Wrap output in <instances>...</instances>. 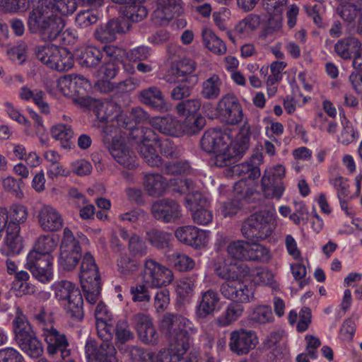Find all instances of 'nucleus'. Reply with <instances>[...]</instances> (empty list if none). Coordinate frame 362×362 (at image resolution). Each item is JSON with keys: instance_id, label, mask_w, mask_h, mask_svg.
I'll return each mask as SVG.
<instances>
[{"instance_id": "nucleus-6", "label": "nucleus", "mask_w": 362, "mask_h": 362, "mask_svg": "<svg viewBox=\"0 0 362 362\" xmlns=\"http://www.w3.org/2000/svg\"><path fill=\"white\" fill-rule=\"evenodd\" d=\"M129 136L139 144V153L148 165L158 167L162 164V159L153 145L157 136L152 129L138 127L131 131Z\"/></svg>"}, {"instance_id": "nucleus-14", "label": "nucleus", "mask_w": 362, "mask_h": 362, "mask_svg": "<svg viewBox=\"0 0 362 362\" xmlns=\"http://www.w3.org/2000/svg\"><path fill=\"white\" fill-rule=\"evenodd\" d=\"M218 112L221 119L229 124H236L243 119L241 104L233 94H226L218 103Z\"/></svg>"}, {"instance_id": "nucleus-12", "label": "nucleus", "mask_w": 362, "mask_h": 362, "mask_svg": "<svg viewBox=\"0 0 362 362\" xmlns=\"http://www.w3.org/2000/svg\"><path fill=\"white\" fill-rule=\"evenodd\" d=\"M98 119L103 122H116L118 127L125 128L127 126L125 115L121 107L112 100L97 101L93 110Z\"/></svg>"}, {"instance_id": "nucleus-58", "label": "nucleus", "mask_w": 362, "mask_h": 362, "mask_svg": "<svg viewBox=\"0 0 362 362\" xmlns=\"http://www.w3.org/2000/svg\"><path fill=\"white\" fill-rule=\"evenodd\" d=\"M235 269H237L236 263H228L226 260L218 262L214 266L216 274L226 281L233 279L237 276Z\"/></svg>"}, {"instance_id": "nucleus-31", "label": "nucleus", "mask_w": 362, "mask_h": 362, "mask_svg": "<svg viewBox=\"0 0 362 362\" xmlns=\"http://www.w3.org/2000/svg\"><path fill=\"white\" fill-rule=\"evenodd\" d=\"M80 269L81 284L100 281L98 269L93 257L90 253L87 252L84 255Z\"/></svg>"}, {"instance_id": "nucleus-13", "label": "nucleus", "mask_w": 362, "mask_h": 362, "mask_svg": "<svg viewBox=\"0 0 362 362\" xmlns=\"http://www.w3.org/2000/svg\"><path fill=\"white\" fill-rule=\"evenodd\" d=\"M107 148L116 162L123 167L134 169L137 166L136 155L123 137L115 136Z\"/></svg>"}, {"instance_id": "nucleus-51", "label": "nucleus", "mask_w": 362, "mask_h": 362, "mask_svg": "<svg viewBox=\"0 0 362 362\" xmlns=\"http://www.w3.org/2000/svg\"><path fill=\"white\" fill-rule=\"evenodd\" d=\"M17 344L21 350L31 358H38L43 353L42 344L36 338L35 334Z\"/></svg>"}, {"instance_id": "nucleus-8", "label": "nucleus", "mask_w": 362, "mask_h": 362, "mask_svg": "<svg viewBox=\"0 0 362 362\" xmlns=\"http://www.w3.org/2000/svg\"><path fill=\"white\" fill-rule=\"evenodd\" d=\"M35 54L42 64L58 71H68L74 66L72 54L54 45L37 47Z\"/></svg>"}, {"instance_id": "nucleus-5", "label": "nucleus", "mask_w": 362, "mask_h": 362, "mask_svg": "<svg viewBox=\"0 0 362 362\" xmlns=\"http://www.w3.org/2000/svg\"><path fill=\"white\" fill-rule=\"evenodd\" d=\"M275 228L272 215L267 211H261L250 215L243 223L241 232L247 240L259 242L270 237Z\"/></svg>"}, {"instance_id": "nucleus-55", "label": "nucleus", "mask_w": 362, "mask_h": 362, "mask_svg": "<svg viewBox=\"0 0 362 362\" xmlns=\"http://www.w3.org/2000/svg\"><path fill=\"white\" fill-rule=\"evenodd\" d=\"M251 281L256 284L270 286L275 289L278 287L273 274L264 269L253 268Z\"/></svg>"}, {"instance_id": "nucleus-36", "label": "nucleus", "mask_w": 362, "mask_h": 362, "mask_svg": "<svg viewBox=\"0 0 362 362\" xmlns=\"http://www.w3.org/2000/svg\"><path fill=\"white\" fill-rule=\"evenodd\" d=\"M51 135L52 138L59 141L62 147L66 149L71 148L73 145L71 139L74 135L71 126L57 124L51 129Z\"/></svg>"}, {"instance_id": "nucleus-45", "label": "nucleus", "mask_w": 362, "mask_h": 362, "mask_svg": "<svg viewBox=\"0 0 362 362\" xmlns=\"http://www.w3.org/2000/svg\"><path fill=\"white\" fill-rule=\"evenodd\" d=\"M83 304V300L81 293L67 300L65 310L68 317L74 321L82 320L84 315Z\"/></svg>"}, {"instance_id": "nucleus-39", "label": "nucleus", "mask_w": 362, "mask_h": 362, "mask_svg": "<svg viewBox=\"0 0 362 362\" xmlns=\"http://www.w3.org/2000/svg\"><path fill=\"white\" fill-rule=\"evenodd\" d=\"M260 25V18L256 14H249L240 20L235 27V32L240 37H248Z\"/></svg>"}, {"instance_id": "nucleus-38", "label": "nucleus", "mask_w": 362, "mask_h": 362, "mask_svg": "<svg viewBox=\"0 0 362 362\" xmlns=\"http://www.w3.org/2000/svg\"><path fill=\"white\" fill-rule=\"evenodd\" d=\"M103 52L95 47H87L81 52L78 56L79 64L83 67L95 68L103 59Z\"/></svg>"}, {"instance_id": "nucleus-16", "label": "nucleus", "mask_w": 362, "mask_h": 362, "mask_svg": "<svg viewBox=\"0 0 362 362\" xmlns=\"http://www.w3.org/2000/svg\"><path fill=\"white\" fill-rule=\"evenodd\" d=\"M45 341L47 344V353L52 356H59L62 359L70 356L71 349L66 336L59 332L57 329L46 330L42 334Z\"/></svg>"}, {"instance_id": "nucleus-53", "label": "nucleus", "mask_w": 362, "mask_h": 362, "mask_svg": "<svg viewBox=\"0 0 362 362\" xmlns=\"http://www.w3.org/2000/svg\"><path fill=\"white\" fill-rule=\"evenodd\" d=\"M248 260L257 261L260 262H267L272 258L270 250L264 245L257 243V242L249 243Z\"/></svg>"}, {"instance_id": "nucleus-64", "label": "nucleus", "mask_w": 362, "mask_h": 362, "mask_svg": "<svg viewBox=\"0 0 362 362\" xmlns=\"http://www.w3.org/2000/svg\"><path fill=\"white\" fill-rule=\"evenodd\" d=\"M98 17L89 10L78 12L75 18L76 25L80 28H86L97 23Z\"/></svg>"}, {"instance_id": "nucleus-1", "label": "nucleus", "mask_w": 362, "mask_h": 362, "mask_svg": "<svg viewBox=\"0 0 362 362\" xmlns=\"http://www.w3.org/2000/svg\"><path fill=\"white\" fill-rule=\"evenodd\" d=\"M27 25L29 31L43 41H54L65 26L62 16L72 14L77 8L75 0H30Z\"/></svg>"}, {"instance_id": "nucleus-41", "label": "nucleus", "mask_w": 362, "mask_h": 362, "mask_svg": "<svg viewBox=\"0 0 362 362\" xmlns=\"http://www.w3.org/2000/svg\"><path fill=\"white\" fill-rule=\"evenodd\" d=\"M243 307L237 303H230L223 313L216 319L219 327H226L236 321L243 314Z\"/></svg>"}, {"instance_id": "nucleus-62", "label": "nucleus", "mask_w": 362, "mask_h": 362, "mask_svg": "<svg viewBox=\"0 0 362 362\" xmlns=\"http://www.w3.org/2000/svg\"><path fill=\"white\" fill-rule=\"evenodd\" d=\"M81 286L86 293V300L90 304L95 303L100 293V281L81 284Z\"/></svg>"}, {"instance_id": "nucleus-37", "label": "nucleus", "mask_w": 362, "mask_h": 362, "mask_svg": "<svg viewBox=\"0 0 362 362\" xmlns=\"http://www.w3.org/2000/svg\"><path fill=\"white\" fill-rule=\"evenodd\" d=\"M187 350L180 346H170L168 350H162L157 353L152 359L153 362H189L183 355Z\"/></svg>"}, {"instance_id": "nucleus-15", "label": "nucleus", "mask_w": 362, "mask_h": 362, "mask_svg": "<svg viewBox=\"0 0 362 362\" xmlns=\"http://www.w3.org/2000/svg\"><path fill=\"white\" fill-rule=\"evenodd\" d=\"M257 343L254 331L241 328L231 332L228 345L232 352L242 356L248 354Z\"/></svg>"}, {"instance_id": "nucleus-2", "label": "nucleus", "mask_w": 362, "mask_h": 362, "mask_svg": "<svg viewBox=\"0 0 362 362\" xmlns=\"http://www.w3.org/2000/svg\"><path fill=\"white\" fill-rule=\"evenodd\" d=\"M250 134V127L247 122L233 141L228 132L210 129L204 132L200 144L204 151L214 153V164L222 168L234 163L243 156L249 148Z\"/></svg>"}, {"instance_id": "nucleus-60", "label": "nucleus", "mask_w": 362, "mask_h": 362, "mask_svg": "<svg viewBox=\"0 0 362 362\" xmlns=\"http://www.w3.org/2000/svg\"><path fill=\"white\" fill-rule=\"evenodd\" d=\"M151 55V49L146 46H139L127 51L126 59L129 62H142L148 60Z\"/></svg>"}, {"instance_id": "nucleus-48", "label": "nucleus", "mask_w": 362, "mask_h": 362, "mask_svg": "<svg viewBox=\"0 0 362 362\" xmlns=\"http://www.w3.org/2000/svg\"><path fill=\"white\" fill-rule=\"evenodd\" d=\"M168 262L177 270L185 272L194 267V261L189 256L180 253L173 252L167 255Z\"/></svg>"}, {"instance_id": "nucleus-46", "label": "nucleus", "mask_w": 362, "mask_h": 362, "mask_svg": "<svg viewBox=\"0 0 362 362\" xmlns=\"http://www.w3.org/2000/svg\"><path fill=\"white\" fill-rule=\"evenodd\" d=\"M233 174L241 177L243 180H255L259 177L260 170L259 167L251 162H244L232 167Z\"/></svg>"}, {"instance_id": "nucleus-20", "label": "nucleus", "mask_w": 362, "mask_h": 362, "mask_svg": "<svg viewBox=\"0 0 362 362\" xmlns=\"http://www.w3.org/2000/svg\"><path fill=\"white\" fill-rule=\"evenodd\" d=\"M132 321L143 342L153 344L157 341L158 335L149 315L139 313L132 317Z\"/></svg>"}, {"instance_id": "nucleus-59", "label": "nucleus", "mask_w": 362, "mask_h": 362, "mask_svg": "<svg viewBox=\"0 0 362 362\" xmlns=\"http://www.w3.org/2000/svg\"><path fill=\"white\" fill-rule=\"evenodd\" d=\"M251 320L264 324L273 320V314L270 307L267 305L257 306L251 314Z\"/></svg>"}, {"instance_id": "nucleus-21", "label": "nucleus", "mask_w": 362, "mask_h": 362, "mask_svg": "<svg viewBox=\"0 0 362 362\" xmlns=\"http://www.w3.org/2000/svg\"><path fill=\"white\" fill-rule=\"evenodd\" d=\"M175 235L180 242L195 248L204 247L207 242L206 232L193 226L180 227L175 230Z\"/></svg>"}, {"instance_id": "nucleus-49", "label": "nucleus", "mask_w": 362, "mask_h": 362, "mask_svg": "<svg viewBox=\"0 0 362 362\" xmlns=\"http://www.w3.org/2000/svg\"><path fill=\"white\" fill-rule=\"evenodd\" d=\"M185 117V120L182 122H181L182 136L184 134H196L198 132H199L205 124V119L200 115Z\"/></svg>"}, {"instance_id": "nucleus-54", "label": "nucleus", "mask_w": 362, "mask_h": 362, "mask_svg": "<svg viewBox=\"0 0 362 362\" xmlns=\"http://www.w3.org/2000/svg\"><path fill=\"white\" fill-rule=\"evenodd\" d=\"M33 320L42 329V334H45L47 329H53L54 318L52 312H49L44 307H40L33 315Z\"/></svg>"}, {"instance_id": "nucleus-30", "label": "nucleus", "mask_w": 362, "mask_h": 362, "mask_svg": "<svg viewBox=\"0 0 362 362\" xmlns=\"http://www.w3.org/2000/svg\"><path fill=\"white\" fill-rule=\"evenodd\" d=\"M13 325L17 343L35 335L27 317L19 308H16V317L13 320Z\"/></svg>"}, {"instance_id": "nucleus-43", "label": "nucleus", "mask_w": 362, "mask_h": 362, "mask_svg": "<svg viewBox=\"0 0 362 362\" xmlns=\"http://www.w3.org/2000/svg\"><path fill=\"white\" fill-rule=\"evenodd\" d=\"M146 238L153 247L160 249L170 246L172 235L163 230L151 228L146 232Z\"/></svg>"}, {"instance_id": "nucleus-33", "label": "nucleus", "mask_w": 362, "mask_h": 362, "mask_svg": "<svg viewBox=\"0 0 362 362\" xmlns=\"http://www.w3.org/2000/svg\"><path fill=\"white\" fill-rule=\"evenodd\" d=\"M223 86L220 76L214 74L202 82L201 95L206 100H216L220 96Z\"/></svg>"}, {"instance_id": "nucleus-29", "label": "nucleus", "mask_w": 362, "mask_h": 362, "mask_svg": "<svg viewBox=\"0 0 362 362\" xmlns=\"http://www.w3.org/2000/svg\"><path fill=\"white\" fill-rule=\"evenodd\" d=\"M166 179L158 173H148L144 177V187L147 194L152 197L162 196L167 187Z\"/></svg>"}, {"instance_id": "nucleus-25", "label": "nucleus", "mask_w": 362, "mask_h": 362, "mask_svg": "<svg viewBox=\"0 0 362 362\" xmlns=\"http://www.w3.org/2000/svg\"><path fill=\"white\" fill-rule=\"evenodd\" d=\"M197 67L196 62L190 59L183 58L176 64H173L168 72L165 74L163 78L169 83H174L177 81L179 76H189L192 74Z\"/></svg>"}, {"instance_id": "nucleus-32", "label": "nucleus", "mask_w": 362, "mask_h": 362, "mask_svg": "<svg viewBox=\"0 0 362 362\" xmlns=\"http://www.w3.org/2000/svg\"><path fill=\"white\" fill-rule=\"evenodd\" d=\"M83 84L90 86V83L87 78L82 75H69L61 77L57 81V88L59 91L65 96H71L72 95L79 93L76 88V84Z\"/></svg>"}, {"instance_id": "nucleus-56", "label": "nucleus", "mask_w": 362, "mask_h": 362, "mask_svg": "<svg viewBox=\"0 0 362 362\" xmlns=\"http://www.w3.org/2000/svg\"><path fill=\"white\" fill-rule=\"evenodd\" d=\"M128 249L130 255L134 257H144L148 252L146 242L135 233H133L129 239Z\"/></svg>"}, {"instance_id": "nucleus-34", "label": "nucleus", "mask_w": 362, "mask_h": 362, "mask_svg": "<svg viewBox=\"0 0 362 362\" xmlns=\"http://www.w3.org/2000/svg\"><path fill=\"white\" fill-rule=\"evenodd\" d=\"M21 229L6 228V236L4 240L3 252L6 255H18L23 249V240L20 235Z\"/></svg>"}, {"instance_id": "nucleus-40", "label": "nucleus", "mask_w": 362, "mask_h": 362, "mask_svg": "<svg viewBox=\"0 0 362 362\" xmlns=\"http://www.w3.org/2000/svg\"><path fill=\"white\" fill-rule=\"evenodd\" d=\"M55 297L59 300H69L81 293L78 288L66 280L55 283L53 286Z\"/></svg>"}, {"instance_id": "nucleus-28", "label": "nucleus", "mask_w": 362, "mask_h": 362, "mask_svg": "<svg viewBox=\"0 0 362 362\" xmlns=\"http://www.w3.org/2000/svg\"><path fill=\"white\" fill-rule=\"evenodd\" d=\"M182 11L181 0H160L159 7L154 12V16L160 18L161 22L163 23L180 16Z\"/></svg>"}, {"instance_id": "nucleus-35", "label": "nucleus", "mask_w": 362, "mask_h": 362, "mask_svg": "<svg viewBox=\"0 0 362 362\" xmlns=\"http://www.w3.org/2000/svg\"><path fill=\"white\" fill-rule=\"evenodd\" d=\"M197 82V75L185 77L172 89L170 97L175 100H181L189 97Z\"/></svg>"}, {"instance_id": "nucleus-7", "label": "nucleus", "mask_w": 362, "mask_h": 362, "mask_svg": "<svg viewBox=\"0 0 362 362\" xmlns=\"http://www.w3.org/2000/svg\"><path fill=\"white\" fill-rule=\"evenodd\" d=\"M140 275L142 282L151 288L167 286L174 279L170 269L152 258L144 259Z\"/></svg>"}, {"instance_id": "nucleus-26", "label": "nucleus", "mask_w": 362, "mask_h": 362, "mask_svg": "<svg viewBox=\"0 0 362 362\" xmlns=\"http://www.w3.org/2000/svg\"><path fill=\"white\" fill-rule=\"evenodd\" d=\"M337 56L344 60L351 59L353 54L354 57L362 49L360 40L355 37H346L339 40L334 46Z\"/></svg>"}, {"instance_id": "nucleus-27", "label": "nucleus", "mask_w": 362, "mask_h": 362, "mask_svg": "<svg viewBox=\"0 0 362 362\" xmlns=\"http://www.w3.org/2000/svg\"><path fill=\"white\" fill-rule=\"evenodd\" d=\"M139 99L142 103L155 110L162 111L166 109L164 95L158 87L151 86L141 90Z\"/></svg>"}, {"instance_id": "nucleus-4", "label": "nucleus", "mask_w": 362, "mask_h": 362, "mask_svg": "<svg viewBox=\"0 0 362 362\" xmlns=\"http://www.w3.org/2000/svg\"><path fill=\"white\" fill-rule=\"evenodd\" d=\"M190 324L188 319L179 314L167 313L160 322V328L168 339L170 346H180L188 350L190 343L187 328Z\"/></svg>"}, {"instance_id": "nucleus-22", "label": "nucleus", "mask_w": 362, "mask_h": 362, "mask_svg": "<svg viewBox=\"0 0 362 362\" xmlns=\"http://www.w3.org/2000/svg\"><path fill=\"white\" fill-rule=\"evenodd\" d=\"M127 23L119 19H112L99 25L94 32L95 39L102 42H110L116 40L117 34L125 33Z\"/></svg>"}, {"instance_id": "nucleus-17", "label": "nucleus", "mask_w": 362, "mask_h": 362, "mask_svg": "<svg viewBox=\"0 0 362 362\" xmlns=\"http://www.w3.org/2000/svg\"><path fill=\"white\" fill-rule=\"evenodd\" d=\"M153 216L162 222L170 223L179 219L181 216V207L173 199H163L155 202L151 208Z\"/></svg>"}, {"instance_id": "nucleus-23", "label": "nucleus", "mask_w": 362, "mask_h": 362, "mask_svg": "<svg viewBox=\"0 0 362 362\" xmlns=\"http://www.w3.org/2000/svg\"><path fill=\"white\" fill-rule=\"evenodd\" d=\"M221 297L218 293L209 288L202 293L197 306V314L200 318L214 315L220 308Z\"/></svg>"}, {"instance_id": "nucleus-61", "label": "nucleus", "mask_w": 362, "mask_h": 362, "mask_svg": "<svg viewBox=\"0 0 362 362\" xmlns=\"http://www.w3.org/2000/svg\"><path fill=\"white\" fill-rule=\"evenodd\" d=\"M141 3H135L129 5L126 11V16L129 20L132 22H140L146 18L148 11L145 6L140 4Z\"/></svg>"}, {"instance_id": "nucleus-24", "label": "nucleus", "mask_w": 362, "mask_h": 362, "mask_svg": "<svg viewBox=\"0 0 362 362\" xmlns=\"http://www.w3.org/2000/svg\"><path fill=\"white\" fill-rule=\"evenodd\" d=\"M149 124L163 134L177 137L182 136L181 122L173 116L155 117L149 119Z\"/></svg>"}, {"instance_id": "nucleus-47", "label": "nucleus", "mask_w": 362, "mask_h": 362, "mask_svg": "<svg viewBox=\"0 0 362 362\" xmlns=\"http://www.w3.org/2000/svg\"><path fill=\"white\" fill-rule=\"evenodd\" d=\"M228 255L238 260H248L249 243L245 240H236L230 243L227 246Z\"/></svg>"}, {"instance_id": "nucleus-10", "label": "nucleus", "mask_w": 362, "mask_h": 362, "mask_svg": "<svg viewBox=\"0 0 362 362\" xmlns=\"http://www.w3.org/2000/svg\"><path fill=\"white\" fill-rule=\"evenodd\" d=\"M285 176V168L281 165L266 170L262 177V189L264 197L267 199H279L285 187L282 179Z\"/></svg>"}, {"instance_id": "nucleus-63", "label": "nucleus", "mask_w": 362, "mask_h": 362, "mask_svg": "<svg viewBox=\"0 0 362 362\" xmlns=\"http://www.w3.org/2000/svg\"><path fill=\"white\" fill-rule=\"evenodd\" d=\"M189 170V164L185 160L168 162L165 164L163 168V171L168 175H181L187 173Z\"/></svg>"}, {"instance_id": "nucleus-44", "label": "nucleus", "mask_w": 362, "mask_h": 362, "mask_svg": "<svg viewBox=\"0 0 362 362\" xmlns=\"http://www.w3.org/2000/svg\"><path fill=\"white\" fill-rule=\"evenodd\" d=\"M202 38L205 46L214 53L223 54L226 52L224 42L211 29L205 28L203 30Z\"/></svg>"}, {"instance_id": "nucleus-42", "label": "nucleus", "mask_w": 362, "mask_h": 362, "mask_svg": "<svg viewBox=\"0 0 362 362\" xmlns=\"http://www.w3.org/2000/svg\"><path fill=\"white\" fill-rule=\"evenodd\" d=\"M8 212V223L7 227L21 229L20 225L25 223L28 216V211L26 206L22 204H13Z\"/></svg>"}, {"instance_id": "nucleus-50", "label": "nucleus", "mask_w": 362, "mask_h": 362, "mask_svg": "<svg viewBox=\"0 0 362 362\" xmlns=\"http://www.w3.org/2000/svg\"><path fill=\"white\" fill-rule=\"evenodd\" d=\"M202 106V100L199 98H192L182 100L175 106L176 112L180 116H191L199 114Z\"/></svg>"}, {"instance_id": "nucleus-57", "label": "nucleus", "mask_w": 362, "mask_h": 362, "mask_svg": "<svg viewBox=\"0 0 362 362\" xmlns=\"http://www.w3.org/2000/svg\"><path fill=\"white\" fill-rule=\"evenodd\" d=\"M57 246L56 240L49 235L40 236L32 251H35L40 255H52V252Z\"/></svg>"}, {"instance_id": "nucleus-3", "label": "nucleus", "mask_w": 362, "mask_h": 362, "mask_svg": "<svg viewBox=\"0 0 362 362\" xmlns=\"http://www.w3.org/2000/svg\"><path fill=\"white\" fill-rule=\"evenodd\" d=\"M95 328L103 342L98 348L95 341H87L85 351L88 362H118L117 351L110 343L114 331L112 321H96Z\"/></svg>"}, {"instance_id": "nucleus-11", "label": "nucleus", "mask_w": 362, "mask_h": 362, "mask_svg": "<svg viewBox=\"0 0 362 362\" xmlns=\"http://www.w3.org/2000/svg\"><path fill=\"white\" fill-rule=\"evenodd\" d=\"M52 255H40L30 251L27 257V268L33 276L42 283L49 281L53 276Z\"/></svg>"}, {"instance_id": "nucleus-9", "label": "nucleus", "mask_w": 362, "mask_h": 362, "mask_svg": "<svg viewBox=\"0 0 362 362\" xmlns=\"http://www.w3.org/2000/svg\"><path fill=\"white\" fill-rule=\"evenodd\" d=\"M81 259V248L73 232L69 228L63 231L58 264L59 267L66 272L74 270Z\"/></svg>"}, {"instance_id": "nucleus-19", "label": "nucleus", "mask_w": 362, "mask_h": 362, "mask_svg": "<svg viewBox=\"0 0 362 362\" xmlns=\"http://www.w3.org/2000/svg\"><path fill=\"white\" fill-rule=\"evenodd\" d=\"M37 221L40 228L46 232L58 231L62 228L64 219L58 210L45 204L39 209Z\"/></svg>"}, {"instance_id": "nucleus-52", "label": "nucleus", "mask_w": 362, "mask_h": 362, "mask_svg": "<svg viewBox=\"0 0 362 362\" xmlns=\"http://www.w3.org/2000/svg\"><path fill=\"white\" fill-rule=\"evenodd\" d=\"M139 266V262L127 253L121 254L117 259L118 271L124 276L133 274L138 271Z\"/></svg>"}, {"instance_id": "nucleus-18", "label": "nucleus", "mask_w": 362, "mask_h": 362, "mask_svg": "<svg viewBox=\"0 0 362 362\" xmlns=\"http://www.w3.org/2000/svg\"><path fill=\"white\" fill-rule=\"evenodd\" d=\"M220 292L225 298L240 303H247L254 297L251 289L235 279L223 282L220 286Z\"/></svg>"}]
</instances>
